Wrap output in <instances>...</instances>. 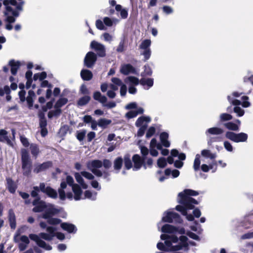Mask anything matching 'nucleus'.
Returning <instances> with one entry per match:
<instances>
[{"label": "nucleus", "mask_w": 253, "mask_h": 253, "mask_svg": "<svg viewBox=\"0 0 253 253\" xmlns=\"http://www.w3.org/2000/svg\"><path fill=\"white\" fill-rule=\"evenodd\" d=\"M224 132V130L218 127H212L208 129L206 132L207 135L209 134L219 135Z\"/></svg>", "instance_id": "obj_25"}, {"label": "nucleus", "mask_w": 253, "mask_h": 253, "mask_svg": "<svg viewBox=\"0 0 253 253\" xmlns=\"http://www.w3.org/2000/svg\"><path fill=\"white\" fill-rule=\"evenodd\" d=\"M111 165H112V163L109 160H108V159H104L103 160V162L102 163V166H103V167L105 169H109L111 167Z\"/></svg>", "instance_id": "obj_64"}, {"label": "nucleus", "mask_w": 253, "mask_h": 253, "mask_svg": "<svg viewBox=\"0 0 253 253\" xmlns=\"http://www.w3.org/2000/svg\"><path fill=\"white\" fill-rule=\"evenodd\" d=\"M123 163V159L121 157H118L114 161V169L119 172L122 169Z\"/></svg>", "instance_id": "obj_34"}, {"label": "nucleus", "mask_w": 253, "mask_h": 253, "mask_svg": "<svg viewBox=\"0 0 253 253\" xmlns=\"http://www.w3.org/2000/svg\"><path fill=\"white\" fill-rule=\"evenodd\" d=\"M3 4L5 7L4 15L11 14L18 17L19 11H21L23 9L24 1H21L18 3L16 0H4Z\"/></svg>", "instance_id": "obj_5"}, {"label": "nucleus", "mask_w": 253, "mask_h": 253, "mask_svg": "<svg viewBox=\"0 0 253 253\" xmlns=\"http://www.w3.org/2000/svg\"><path fill=\"white\" fill-rule=\"evenodd\" d=\"M157 165L160 168H165L167 165L166 159L164 157L159 158L157 160Z\"/></svg>", "instance_id": "obj_46"}, {"label": "nucleus", "mask_w": 253, "mask_h": 253, "mask_svg": "<svg viewBox=\"0 0 253 253\" xmlns=\"http://www.w3.org/2000/svg\"><path fill=\"white\" fill-rule=\"evenodd\" d=\"M81 76L84 81H90L93 77L92 72L87 69H83L81 72Z\"/></svg>", "instance_id": "obj_29"}, {"label": "nucleus", "mask_w": 253, "mask_h": 253, "mask_svg": "<svg viewBox=\"0 0 253 253\" xmlns=\"http://www.w3.org/2000/svg\"><path fill=\"white\" fill-rule=\"evenodd\" d=\"M141 153L143 156V157H145L148 154L149 150L148 149L144 146H141L140 148Z\"/></svg>", "instance_id": "obj_63"}, {"label": "nucleus", "mask_w": 253, "mask_h": 253, "mask_svg": "<svg viewBox=\"0 0 253 253\" xmlns=\"http://www.w3.org/2000/svg\"><path fill=\"white\" fill-rule=\"evenodd\" d=\"M97 60V55L92 51L87 52L84 59V64L87 68H92Z\"/></svg>", "instance_id": "obj_15"}, {"label": "nucleus", "mask_w": 253, "mask_h": 253, "mask_svg": "<svg viewBox=\"0 0 253 253\" xmlns=\"http://www.w3.org/2000/svg\"><path fill=\"white\" fill-rule=\"evenodd\" d=\"M234 112L236 113L239 117L243 116L245 113L244 110L239 106L234 107Z\"/></svg>", "instance_id": "obj_55"}, {"label": "nucleus", "mask_w": 253, "mask_h": 253, "mask_svg": "<svg viewBox=\"0 0 253 253\" xmlns=\"http://www.w3.org/2000/svg\"><path fill=\"white\" fill-rule=\"evenodd\" d=\"M223 126L228 129L232 130V131H238L239 130V125L237 124L231 122H229L223 124Z\"/></svg>", "instance_id": "obj_39"}, {"label": "nucleus", "mask_w": 253, "mask_h": 253, "mask_svg": "<svg viewBox=\"0 0 253 253\" xmlns=\"http://www.w3.org/2000/svg\"><path fill=\"white\" fill-rule=\"evenodd\" d=\"M90 47L96 51L98 56L103 57L106 56L105 48L102 44L93 41L90 43Z\"/></svg>", "instance_id": "obj_14"}, {"label": "nucleus", "mask_w": 253, "mask_h": 253, "mask_svg": "<svg viewBox=\"0 0 253 253\" xmlns=\"http://www.w3.org/2000/svg\"><path fill=\"white\" fill-rule=\"evenodd\" d=\"M140 84L142 85H147L149 87L153 85L154 80L152 78L144 79L142 78L140 80Z\"/></svg>", "instance_id": "obj_42"}, {"label": "nucleus", "mask_w": 253, "mask_h": 253, "mask_svg": "<svg viewBox=\"0 0 253 253\" xmlns=\"http://www.w3.org/2000/svg\"><path fill=\"white\" fill-rule=\"evenodd\" d=\"M14 242L16 243H19L18 249L20 251H24L30 243L29 238L26 235L20 236V233L17 232L14 236Z\"/></svg>", "instance_id": "obj_8"}, {"label": "nucleus", "mask_w": 253, "mask_h": 253, "mask_svg": "<svg viewBox=\"0 0 253 253\" xmlns=\"http://www.w3.org/2000/svg\"><path fill=\"white\" fill-rule=\"evenodd\" d=\"M225 137L231 141L236 142H246L248 138V135L244 132L236 133L233 131H228L225 133Z\"/></svg>", "instance_id": "obj_7"}, {"label": "nucleus", "mask_w": 253, "mask_h": 253, "mask_svg": "<svg viewBox=\"0 0 253 253\" xmlns=\"http://www.w3.org/2000/svg\"><path fill=\"white\" fill-rule=\"evenodd\" d=\"M38 117L39 118L40 127H46L47 120L45 117V114L42 111H39Z\"/></svg>", "instance_id": "obj_31"}, {"label": "nucleus", "mask_w": 253, "mask_h": 253, "mask_svg": "<svg viewBox=\"0 0 253 253\" xmlns=\"http://www.w3.org/2000/svg\"><path fill=\"white\" fill-rule=\"evenodd\" d=\"M95 25L96 28L99 30H102L105 29L104 24L101 20H97L96 21Z\"/></svg>", "instance_id": "obj_60"}, {"label": "nucleus", "mask_w": 253, "mask_h": 253, "mask_svg": "<svg viewBox=\"0 0 253 253\" xmlns=\"http://www.w3.org/2000/svg\"><path fill=\"white\" fill-rule=\"evenodd\" d=\"M162 10L164 13H165L166 14H169L173 12V9L172 8L168 5H165L162 7Z\"/></svg>", "instance_id": "obj_58"}, {"label": "nucleus", "mask_w": 253, "mask_h": 253, "mask_svg": "<svg viewBox=\"0 0 253 253\" xmlns=\"http://www.w3.org/2000/svg\"><path fill=\"white\" fill-rule=\"evenodd\" d=\"M81 173L75 172L74 176L77 182L79 183L83 189H86L88 187L87 185L84 182Z\"/></svg>", "instance_id": "obj_30"}, {"label": "nucleus", "mask_w": 253, "mask_h": 253, "mask_svg": "<svg viewBox=\"0 0 253 253\" xmlns=\"http://www.w3.org/2000/svg\"><path fill=\"white\" fill-rule=\"evenodd\" d=\"M91 98L88 95H84L81 97L77 101V105L79 106H83L86 105L90 100Z\"/></svg>", "instance_id": "obj_38"}, {"label": "nucleus", "mask_w": 253, "mask_h": 253, "mask_svg": "<svg viewBox=\"0 0 253 253\" xmlns=\"http://www.w3.org/2000/svg\"><path fill=\"white\" fill-rule=\"evenodd\" d=\"M20 140L23 146L25 147H28L30 145L28 138L24 135H20Z\"/></svg>", "instance_id": "obj_50"}, {"label": "nucleus", "mask_w": 253, "mask_h": 253, "mask_svg": "<svg viewBox=\"0 0 253 253\" xmlns=\"http://www.w3.org/2000/svg\"><path fill=\"white\" fill-rule=\"evenodd\" d=\"M178 228L168 224L164 225L162 227V232L165 233H176Z\"/></svg>", "instance_id": "obj_23"}, {"label": "nucleus", "mask_w": 253, "mask_h": 253, "mask_svg": "<svg viewBox=\"0 0 253 253\" xmlns=\"http://www.w3.org/2000/svg\"><path fill=\"white\" fill-rule=\"evenodd\" d=\"M25 87L23 83H21L19 84V87L21 89L18 92L20 102L23 103L26 101L28 108L29 109H32L34 106V98L36 97V94L33 90H30L28 91V96L27 97H25L26 92L24 89Z\"/></svg>", "instance_id": "obj_6"}, {"label": "nucleus", "mask_w": 253, "mask_h": 253, "mask_svg": "<svg viewBox=\"0 0 253 253\" xmlns=\"http://www.w3.org/2000/svg\"><path fill=\"white\" fill-rule=\"evenodd\" d=\"M40 191L52 199H56L57 197V193L55 190L50 186L46 187L44 183H40L39 186H34L33 190L31 192V196L35 198V199L32 202V205L34 207L38 206L41 202H44L41 200L39 195V192Z\"/></svg>", "instance_id": "obj_2"}, {"label": "nucleus", "mask_w": 253, "mask_h": 253, "mask_svg": "<svg viewBox=\"0 0 253 253\" xmlns=\"http://www.w3.org/2000/svg\"><path fill=\"white\" fill-rule=\"evenodd\" d=\"M137 116V113L135 110L129 111L126 114V117L128 119L133 118Z\"/></svg>", "instance_id": "obj_59"}, {"label": "nucleus", "mask_w": 253, "mask_h": 253, "mask_svg": "<svg viewBox=\"0 0 253 253\" xmlns=\"http://www.w3.org/2000/svg\"><path fill=\"white\" fill-rule=\"evenodd\" d=\"M39 235L41 238L49 241H51L53 237V235L46 233H41Z\"/></svg>", "instance_id": "obj_49"}, {"label": "nucleus", "mask_w": 253, "mask_h": 253, "mask_svg": "<svg viewBox=\"0 0 253 253\" xmlns=\"http://www.w3.org/2000/svg\"><path fill=\"white\" fill-rule=\"evenodd\" d=\"M224 147L226 150L229 152H232L233 151V146L228 141H225L224 142Z\"/></svg>", "instance_id": "obj_62"}, {"label": "nucleus", "mask_w": 253, "mask_h": 253, "mask_svg": "<svg viewBox=\"0 0 253 253\" xmlns=\"http://www.w3.org/2000/svg\"><path fill=\"white\" fill-rule=\"evenodd\" d=\"M232 118V116L229 114L222 113L219 116V122L222 123L226 121L231 120Z\"/></svg>", "instance_id": "obj_43"}, {"label": "nucleus", "mask_w": 253, "mask_h": 253, "mask_svg": "<svg viewBox=\"0 0 253 253\" xmlns=\"http://www.w3.org/2000/svg\"><path fill=\"white\" fill-rule=\"evenodd\" d=\"M38 206L34 207L32 211L34 212H42L41 217L47 220V223L52 225H56L61 223L62 220L60 218L53 217L59 214L60 209L56 208L54 205L46 203L45 202H41Z\"/></svg>", "instance_id": "obj_1"}, {"label": "nucleus", "mask_w": 253, "mask_h": 253, "mask_svg": "<svg viewBox=\"0 0 253 253\" xmlns=\"http://www.w3.org/2000/svg\"><path fill=\"white\" fill-rule=\"evenodd\" d=\"M86 130L83 129L81 131H78L76 135L77 138L80 141H83L85 136Z\"/></svg>", "instance_id": "obj_47"}, {"label": "nucleus", "mask_w": 253, "mask_h": 253, "mask_svg": "<svg viewBox=\"0 0 253 253\" xmlns=\"http://www.w3.org/2000/svg\"><path fill=\"white\" fill-rule=\"evenodd\" d=\"M112 123L111 120L105 118H101L98 121V126L104 129L107 128V126Z\"/></svg>", "instance_id": "obj_37"}, {"label": "nucleus", "mask_w": 253, "mask_h": 253, "mask_svg": "<svg viewBox=\"0 0 253 253\" xmlns=\"http://www.w3.org/2000/svg\"><path fill=\"white\" fill-rule=\"evenodd\" d=\"M199 195V193L195 190L186 189L184 190L182 192L178 194L179 204H183L188 205V208L190 209L194 208V204L198 205V202L193 198L190 196H195Z\"/></svg>", "instance_id": "obj_3"}, {"label": "nucleus", "mask_w": 253, "mask_h": 253, "mask_svg": "<svg viewBox=\"0 0 253 253\" xmlns=\"http://www.w3.org/2000/svg\"><path fill=\"white\" fill-rule=\"evenodd\" d=\"M4 141H6L8 145L10 146H13V143L7 136V131L5 129H2L0 130V142Z\"/></svg>", "instance_id": "obj_21"}, {"label": "nucleus", "mask_w": 253, "mask_h": 253, "mask_svg": "<svg viewBox=\"0 0 253 253\" xmlns=\"http://www.w3.org/2000/svg\"><path fill=\"white\" fill-rule=\"evenodd\" d=\"M4 16H6L5 21L8 23V24L5 26V28L9 31L11 30L13 28V26L11 24L15 22L16 17L12 15H10V14L4 15Z\"/></svg>", "instance_id": "obj_27"}, {"label": "nucleus", "mask_w": 253, "mask_h": 253, "mask_svg": "<svg viewBox=\"0 0 253 253\" xmlns=\"http://www.w3.org/2000/svg\"><path fill=\"white\" fill-rule=\"evenodd\" d=\"M68 102V100L66 98H60L55 103L54 108L61 109L64 105H66Z\"/></svg>", "instance_id": "obj_41"}, {"label": "nucleus", "mask_w": 253, "mask_h": 253, "mask_svg": "<svg viewBox=\"0 0 253 253\" xmlns=\"http://www.w3.org/2000/svg\"><path fill=\"white\" fill-rule=\"evenodd\" d=\"M81 174L83 176L89 180H93L94 178L91 173L85 171H81Z\"/></svg>", "instance_id": "obj_56"}, {"label": "nucleus", "mask_w": 253, "mask_h": 253, "mask_svg": "<svg viewBox=\"0 0 253 253\" xmlns=\"http://www.w3.org/2000/svg\"><path fill=\"white\" fill-rule=\"evenodd\" d=\"M8 220L11 229H14L16 226V217L15 213L12 209L8 211Z\"/></svg>", "instance_id": "obj_26"}, {"label": "nucleus", "mask_w": 253, "mask_h": 253, "mask_svg": "<svg viewBox=\"0 0 253 253\" xmlns=\"http://www.w3.org/2000/svg\"><path fill=\"white\" fill-rule=\"evenodd\" d=\"M5 188L11 194H14L18 188L17 183L10 177H6L5 178Z\"/></svg>", "instance_id": "obj_16"}, {"label": "nucleus", "mask_w": 253, "mask_h": 253, "mask_svg": "<svg viewBox=\"0 0 253 253\" xmlns=\"http://www.w3.org/2000/svg\"><path fill=\"white\" fill-rule=\"evenodd\" d=\"M52 162L51 161H47L42 164H37L34 166L33 172L35 173H39L41 172L46 170L49 168L52 167Z\"/></svg>", "instance_id": "obj_17"}, {"label": "nucleus", "mask_w": 253, "mask_h": 253, "mask_svg": "<svg viewBox=\"0 0 253 253\" xmlns=\"http://www.w3.org/2000/svg\"><path fill=\"white\" fill-rule=\"evenodd\" d=\"M120 72L125 75H127L130 73H135L136 70L131 64H126L122 66Z\"/></svg>", "instance_id": "obj_19"}, {"label": "nucleus", "mask_w": 253, "mask_h": 253, "mask_svg": "<svg viewBox=\"0 0 253 253\" xmlns=\"http://www.w3.org/2000/svg\"><path fill=\"white\" fill-rule=\"evenodd\" d=\"M29 238L31 240L36 242L37 244L41 248H42L47 251H50L52 250V247L49 245L46 244V243L43 240L40 239V236L35 234H30L29 235Z\"/></svg>", "instance_id": "obj_13"}, {"label": "nucleus", "mask_w": 253, "mask_h": 253, "mask_svg": "<svg viewBox=\"0 0 253 253\" xmlns=\"http://www.w3.org/2000/svg\"><path fill=\"white\" fill-rule=\"evenodd\" d=\"M242 99L243 100V102H241L242 106L244 108L249 107L251 105L250 102L248 101L249 97L247 96H243L242 97Z\"/></svg>", "instance_id": "obj_54"}, {"label": "nucleus", "mask_w": 253, "mask_h": 253, "mask_svg": "<svg viewBox=\"0 0 253 253\" xmlns=\"http://www.w3.org/2000/svg\"><path fill=\"white\" fill-rule=\"evenodd\" d=\"M8 65L11 67L10 71L12 75L15 76L21 65L20 62L19 61H15L14 59H11L9 61Z\"/></svg>", "instance_id": "obj_20"}, {"label": "nucleus", "mask_w": 253, "mask_h": 253, "mask_svg": "<svg viewBox=\"0 0 253 253\" xmlns=\"http://www.w3.org/2000/svg\"><path fill=\"white\" fill-rule=\"evenodd\" d=\"M125 168L126 169H130L132 168V163L129 154H126L124 157Z\"/></svg>", "instance_id": "obj_35"}, {"label": "nucleus", "mask_w": 253, "mask_h": 253, "mask_svg": "<svg viewBox=\"0 0 253 253\" xmlns=\"http://www.w3.org/2000/svg\"><path fill=\"white\" fill-rule=\"evenodd\" d=\"M54 108L55 110L48 112L47 114V117L49 119H52L53 117H58L61 114V109H58L57 108Z\"/></svg>", "instance_id": "obj_40"}, {"label": "nucleus", "mask_w": 253, "mask_h": 253, "mask_svg": "<svg viewBox=\"0 0 253 253\" xmlns=\"http://www.w3.org/2000/svg\"><path fill=\"white\" fill-rule=\"evenodd\" d=\"M93 98L94 100L99 101L102 104L105 103L107 100V97L104 95H102L98 91H96L93 93Z\"/></svg>", "instance_id": "obj_28"}, {"label": "nucleus", "mask_w": 253, "mask_h": 253, "mask_svg": "<svg viewBox=\"0 0 253 253\" xmlns=\"http://www.w3.org/2000/svg\"><path fill=\"white\" fill-rule=\"evenodd\" d=\"M151 44V40L149 39H146L143 41L139 45V48L144 50L141 54L144 55V61L145 62L148 60L151 56V51L150 48Z\"/></svg>", "instance_id": "obj_11"}, {"label": "nucleus", "mask_w": 253, "mask_h": 253, "mask_svg": "<svg viewBox=\"0 0 253 253\" xmlns=\"http://www.w3.org/2000/svg\"><path fill=\"white\" fill-rule=\"evenodd\" d=\"M21 156L23 175L28 177H30L31 175L33 162L28 150L24 148L22 149L21 150Z\"/></svg>", "instance_id": "obj_4"}, {"label": "nucleus", "mask_w": 253, "mask_h": 253, "mask_svg": "<svg viewBox=\"0 0 253 253\" xmlns=\"http://www.w3.org/2000/svg\"><path fill=\"white\" fill-rule=\"evenodd\" d=\"M30 150L33 158L35 159H37L39 154L40 153L39 145L36 143L30 144Z\"/></svg>", "instance_id": "obj_22"}, {"label": "nucleus", "mask_w": 253, "mask_h": 253, "mask_svg": "<svg viewBox=\"0 0 253 253\" xmlns=\"http://www.w3.org/2000/svg\"><path fill=\"white\" fill-rule=\"evenodd\" d=\"M182 205H177L175 207L176 211H180L183 215H186L187 214L188 210H192L193 209H190L188 207V205L180 204Z\"/></svg>", "instance_id": "obj_33"}, {"label": "nucleus", "mask_w": 253, "mask_h": 253, "mask_svg": "<svg viewBox=\"0 0 253 253\" xmlns=\"http://www.w3.org/2000/svg\"><path fill=\"white\" fill-rule=\"evenodd\" d=\"M147 127V125L145 124L143 126L140 127L139 129L137 131V135L138 137L142 136L145 133V130H146Z\"/></svg>", "instance_id": "obj_51"}, {"label": "nucleus", "mask_w": 253, "mask_h": 253, "mask_svg": "<svg viewBox=\"0 0 253 253\" xmlns=\"http://www.w3.org/2000/svg\"><path fill=\"white\" fill-rule=\"evenodd\" d=\"M60 227L64 231H66L69 233L75 234L77 231V228L74 224L68 222L61 223Z\"/></svg>", "instance_id": "obj_18"}, {"label": "nucleus", "mask_w": 253, "mask_h": 253, "mask_svg": "<svg viewBox=\"0 0 253 253\" xmlns=\"http://www.w3.org/2000/svg\"><path fill=\"white\" fill-rule=\"evenodd\" d=\"M155 132H156V128H155V127L150 126L148 128V129L146 132V138H150L155 134Z\"/></svg>", "instance_id": "obj_53"}, {"label": "nucleus", "mask_w": 253, "mask_h": 253, "mask_svg": "<svg viewBox=\"0 0 253 253\" xmlns=\"http://www.w3.org/2000/svg\"><path fill=\"white\" fill-rule=\"evenodd\" d=\"M162 220L165 222L172 223L173 221L175 223H182L183 220L180 215L175 212L169 211L167 214L162 218Z\"/></svg>", "instance_id": "obj_10"}, {"label": "nucleus", "mask_w": 253, "mask_h": 253, "mask_svg": "<svg viewBox=\"0 0 253 253\" xmlns=\"http://www.w3.org/2000/svg\"><path fill=\"white\" fill-rule=\"evenodd\" d=\"M222 139V137L220 136L211 137L208 140V144L211 145L212 143L221 142Z\"/></svg>", "instance_id": "obj_45"}, {"label": "nucleus", "mask_w": 253, "mask_h": 253, "mask_svg": "<svg viewBox=\"0 0 253 253\" xmlns=\"http://www.w3.org/2000/svg\"><path fill=\"white\" fill-rule=\"evenodd\" d=\"M144 74L145 76H150L152 75V71L148 65L144 66Z\"/></svg>", "instance_id": "obj_61"}, {"label": "nucleus", "mask_w": 253, "mask_h": 253, "mask_svg": "<svg viewBox=\"0 0 253 253\" xmlns=\"http://www.w3.org/2000/svg\"><path fill=\"white\" fill-rule=\"evenodd\" d=\"M73 191L74 193V199L76 201L80 200L81 199V195L83 191L80 186L75 184L72 187Z\"/></svg>", "instance_id": "obj_24"}, {"label": "nucleus", "mask_w": 253, "mask_h": 253, "mask_svg": "<svg viewBox=\"0 0 253 253\" xmlns=\"http://www.w3.org/2000/svg\"><path fill=\"white\" fill-rule=\"evenodd\" d=\"M179 240L180 241V244L183 247L187 248L188 244L187 243L188 238L185 236H181L179 237Z\"/></svg>", "instance_id": "obj_48"}, {"label": "nucleus", "mask_w": 253, "mask_h": 253, "mask_svg": "<svg viewBox=\"0 0 253 253\" xmlns=\"http://www.w3.org/2000/svg\"><path fill=\"white\" fill-rule=\"evenodd\" d=\"M126 84L129 83L130 85H137L140 83L139 79L134 76H128L124 80Z\"/></svg>", "instance_id": "obj_32"}, {"label": "nucleus", "mask_w": 253, "mask_h": 253, "mask_svg": "<svg viewBox=\"0 0 253 253\" xmlns=\"http://www.w3.org/2000/svg\"><path fill=\"white\" fill-rule=\"evenodd\" d=\"M157 247L160 251L164 252H169V249L167 248L165 245L162 242L158 243Z\"/></svg>", "instance_id": "obj_57"}, {"label": "nucleus", "mask_w": 253, "mask_h": 253, "mask_svg": "<svg viewBox=\"0 0 253 253\" xmlns=\"http://www.w3.org/2000/svg\"><path fill=\"white\" fill-rule=\"evenodd\" d=\"M151 119L149 117L146 116H141L139 117L135 122V126L137 127H140L143 125L144 122H146L147 123H149L150 122Z\"/></svg>", "instance_id": "obj_36"}, {"label": "nucleus", "mask_w": 253, "mask_h": 253, "mask_svg": "<svg viewBox=\"0 0 253 253\" xmlns=\"http://www.w3.org/2000/svg\"><path fill=\"white\" fill-rule=\"evenodd\" d=\"M10 89L8 85H5L3 89L0 88V96H2L4 93L6 94H9L10 93Z\"/></svg>", "instance_id": "obj_52"}, {"label": "nucleus", "mask_w": 253, "mask_h": 253, "mask_svg": "<svg viewBox=\"0 0 253 253\" xmlns=\"http://www.w3.org/2000/svg\"><path fill=\"white\" fill-rule=\"evenodd\" d=\"M102 167V162L99 160H94L87 163V168L96 176L101 177L103 173L97 169Z\"/></svg>", "instance_id": "obj_9"}, {"label": "nucleus", "mask_w": 253, "mask_h": 253, "mask_svg": "<svg viewBox=\"0 0 253 253\" xmlns=\"http://www.w3.org/2000/svg\"><path fill=\"white\" fill-rule=\"evenodd\" d=\"M146 158L142 157L141 158L138 154H134L132 158V161L133 162V170H138L140 168L143 166L145 169H147V167L146 166L145 160Z\"/></svg>", "instance_id": "obj_12"}, {"label": "nucleus", "mask_w": 253, "mask_h": 253, "mask_svg": "<svg viewBox=\"0 0 253 253\" xmlns=\"http://www.w3.org/2000/svg\"><path fill=\"white\" fill-rule=\"evenodd\" d=\"M200 156L199 154H197L196 155L193 165V169L195 171H197L199 170L200 168Z\"/></svg>", "instance_id": "obj_44"}]
</instances>
